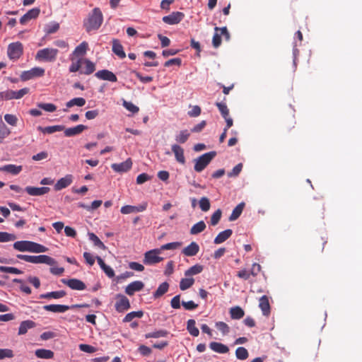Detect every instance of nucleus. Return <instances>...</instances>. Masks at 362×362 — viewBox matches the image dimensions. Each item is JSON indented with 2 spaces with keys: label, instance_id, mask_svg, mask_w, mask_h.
Instances as JSON below:
<instances>
[{
  "label": "nucleus",
  "instance_id": "nucleus-36",
  "mask_svg": "<svg viewBox=\"0 0 362 362\" xmlns=\"http://www.w3.org/2000/svg\"><path fill=\"white\" fill-rule=\"evenodd\" d=\"M30 241L21 240L16 241L13 243V248L20 252H28Z\"/></svg>",
  "mask_w": 362,
  "mask_h": 362
},
{
  "label": "nucleus",
  "instance_id": "nucleus-63",
  "mask_svg": "<svg viewBox=\"0 0 362 362\" xmlns=\"http://www.w3.org/2000/svg\"><path fill=\"white\" fill-rule=\"evenodd\" d=\"M79 349L83 352L90 354L94 353L96 351V349L94 346L85 344H81L79 345Z\"/></svg>",
  "mask_w": 362,
  "mask_h": 362
},
{
  "label": "nucleus",
  "instance_id": "nucleus-51",
  "mask_svg": "<svg viewBox=\"0 0 362 362\" xmlns=\"http://www.w3.org/2000/svg\"><path fill=\"white\" fill-rule=\"evenodd\" d=\"M37 107L46 112H53L57 110L55 105L52 103H38Z\"/></svg>",
  "mask_w": 362,
  "mask_h": 362
},
{
  "label": "nucleus",
  "instance_id": "nucleus-7",
  "mask_svg": "<svg viewBox=\"0 0 362 362\" xmlns=\"http://www.w3.org/2000/svg\"><path fill=\"white\" fill-rule=\"evenodd\" d=\"M45 74V69L41 67H34L28 71H24L21 74V79L23 81L30 80L35 77H40Z\"/></svg>",
  "mask_w": 362,
  "mask_h": 362
},
{
  "label": "nucleus",
  "instance_id": "nucleus-34",
  "mask_svg": "<svg viewBox=\"0 0 362 362\" xmlns=\"http://www.w3.org/2000/svg\"><path fill=\"white\" fill-rule=\"evenodd\" d=\"M245 206V203L241 202L239 204H238L235 209L233 210L232 214L229 216V220L230 221H235L239 218V216L241 215L243 209Z\"/></svg>",
  "mask_w": 362,
  "mask_h": 362
},
{
  "label": "nucleus",
  "instance_id": "nucleus-3",
  "mask_svg": "<svg viewBox=\"0 0 362 362\" xmlns=\"http://www.w3.org/2000/svg\"><path fill=\"white\" fill-rule=\"evenodd\" d=\"M216 153L215 151H210L204 153L199 158L194 160V170L196 172H202L211 161V160L216 156Z\"/></svg>",
  "mask_w": 362,
  "mask_h": 362
},
{
  "label": "nucleus",
  "instance_id": "nucleus-13",
  "mask_svg": "<svg viewBox=\"0 0 362 362\" xmlns=\"http://www.w3.org/2000/svg\"><path fill=\"white\" fill-rule=\"evenodd\" d=\"M73 182V175L68 174L64 177L60 178L54 185V189L56 191L62 190L69 187Z\"/></svg>",
  "mask_w": 362,
  "mask_h": 362
},
{
  "label": "nucleus",
  "instance_id": "nucleus-53",
  "mask_svg": "<svg viewBox=\"0 0 362 362\" xmlns=\"http://www.w3.org/2000/svg\"><path fill=\"white\" fill-rule=\"evenodd\" d=\"M122 105L127 110H129V112H132V113H136L139 112V108L134 105L131 102H127L126 100H123V103H122Z\"/></svg>",
  "mask_w": 362,
  "mask_h": 362
},
{
  "label": "nucleus",
  "instance_id": "nucleus-15",
  "mask_svg": "<svg viewBox=\"0 0 362 362\" xmlns=\"http://www.w3.org/2000/svg\"><path fill=\"white\" fill-rule=\"evenodd\" d=\"M88 49V44L85 41L82 42L74 49L70 57L75 59L83 58V57L86 54Z\"/></svg>",
  "mask_w": 362,
  "mask_h": 362
},
{
  "label": "nucleus",
  "instance_id": "nucleus-20",
  "mask_svg": "<svg viewBox=\"0 0 362 362\" xmlns=\"http://www.w3.org/2000/svg\"><path fill=\"white\" fill-rule=\"evenodd\" d=\"M55 262V260L52 257L45 255L33 256V264H46L48 265H53Z\"/></svg>",
  "mask_w": 362,
  "mask_h": 362
},
{
  "label": "nucleus",
  "instance_id": "nucleus-11",
  "mask_svg": "<svg viewBox=\"0 0 362 362\" xmlns=\"http://www.w3.org/2000/svg\"><path fill=\"white\" fill-rule=\"evenodd\" d=\"M132 166V161L131 158L127 159L125 161L120 163H112L111 168L117 173H125L129 170Z\"/></svg>",
  "mask_w": 362,
  "mask_h": 362
},
{
  "label": "nucleus",
  "instance_id": "nucleus-59",
  "mask_svg": "<svg viewBox=\"0 0 362 362\" xmlns=\"http://www.w3.org/2000/svg\"><path fill=\"white\" fill-rule=\"evenodd\" d=\"M13 357V352L9 349H0V359Z\"/></svg>",
  "mask_w": 362,
  "mask_h": 362
},
{
  "label": "nucleus",
  "instance_id": "nucleus-17",
  "mask_svg": "<svg viewBox=\"0 0 362 362\" xmlns=\"http://www.w3.org/2000/svg\"><path fill=\"white\" fill-rule=\"evenodd\" d=\"M259 307L264 316L268 317L270 315L271 307L269 302V298L267 296H263L259 298Z\"/></svg>",
  "mask_w": 362,
  "mask_h": 362
},
{
  "label": "nucleus",
  "instance_id": "nucleus-4",
  "mask_svg": "<svg viewBox=\"0 0 362 362\" xmlns=\"http://www.w3.org/2000/svg\"><path fill=\"white\" fill-rule=\"evenodd\" d=\"M23 53V46L20 42L10 43L7 49V54L11 60H18Z\"/></svg>",
  "mask_w": 362,
  "mask_h": 362
},
{
  "label": "nucleus",
  "instance_id": "nucleus-44",
  "mask_svg": "<svg viewBox=\"0 0 362 362\" xmlns=\"http://www.w3.org/2000/svg\"><path fill=\"white\" fill-rule=\"evenodd\" d=\"M235 356L239 360H245L248 358L249 354L245 347L240 346L235 350Z\"/></svg>",
  "mask_w": 362,
  "mask_h": 362
},
{
  "label": "nucleus",
  "instance_id": "nucleus-19",
  "mask_svg": "<svg viewBox=\"0 0 362 362\" xmlns=\"http://www.w3.org/2000/svg\"><path fill=\"white\" fill-rule=\"evenodd\" d=\"M43 309L46 311L52 312V313H62L67 311L70 309V307L69 305H55V304H51V305H46L43 306Z\"/></svg>",
  "mask_w": 362,
  "mask_h": 362
},
{
  "label": "nucleus",
  "instance_id": "nucleus-40",
  "mask_svg": "<svg viewBox=\"0 0 362 362\" xmlns=\"http://www.w3.org/2000/svg\"><path fill=\"white\" fill-rule=\"evenodd\" d=\"M203 266L200 264H195L185 272L186 276H193L201 273L203 271Z\"/></svg>",
  "mask_w": 362,
  "mask_h": 362
},
{
  "label": "nucleus",
  "instance_id": "nucleus-49",
  "mask_svg": "<svg viewBox=\"0 0 362 362\" xmlns=\"http://www.w3.org/2000/svg\"><path fill=\"white\" fill-rule=\"evenodd\" d=\"M12 99H15L14 90H7L0 92V100H9Z\"/></svg>",
  "mask_w": 362,
  "mask_h": 362
},
{
  "label": "nucleus",
  "instance_id": "nucleus-27",
  "mask_svg": "<svg viewBox=\"0 0 362 362\" xmlns=\"http://www.w3.org/2000/svg\"><path fill=\"white\" fill-rule=\"evenodd\" d=\"M233 234V230L231 229H226L221 233H219L217 236L215 238L214 242L215 244H221L225 242L227 239H228L231 235Z\"/></svg>",
  "mask_w": 362,
  "mask_h": 362
},
{
  "label": "nucleus",
  "instance_id": "nucleus-12",
  "mask_svg": "<svg viewBox=\"0 0 362 362\" xmlns=\"http://www.w3.org/2000/svg\"><path fill=\"white\" fill-rule=\"evenodd\" d=\"M144 287V284L141 281H134L128 284L125 288V293L128 296H133L135 292L141 291Z\"/></svg>",
  "mask_w": 362,
  "mask_h": 362
},
{
  "label": "nucleus",
  "instance_id": "nucleus-58",
  "mask_svg": "<svg viewBox=\"0 0 362 362\" xmlns=\"http://www.w3.org/2000/svg\"><path fill=\"white\" fill-rule=\"evenodd\" d=\"M5 121L11 126H16L18 118L16 115L11 114H6L4 115Z\"/></svg>",
  "mask_w": 362,
  "mask_h": 362
},
{
  "label": "nucleus",
  "instance_id": "nucleus-21",
  "mask_svg": "<svg viewBox=\"0 0 362 362\" xmlns=\"http://www.w3.org/2000/svg\"><path fill=\"white\" fill-rule=\"evenodd\" d=\"M171 148L175 154L176 160L181 164H184L185 163V158L183 148L177 144H173Z\"/></svg>",
  "mask_w": 362,
  "mask_h": 362
},
{
  "label": "nucleus",
  "instance_id": "nucleus-6",
  "mask_svg": "<svg viewBox=\"0 0 362 362\" xmlns=\"http://www.w3.org/2000/svg\"><path fill=\"white\" fill-rule=\"evenodd\" d=\"M116 302L115 303V308L118 313H124L128 310L131 305L129 300L127 296L123 294H117L115 296Z\"/></svg>",
  "mask_w": 362,
  "mask_h": 362
},
{
  "label": "nucleus",
  "instance_id": "nucleus-31",
  "mask_svg": "<svg viewBox=\"0 0 362 362\" xmlns=\"http://www.w3.org/2000/svg\"><path fill=\"white\" fill-rule=\"evenodd\" d=\"M48 250V248L45 246L40 245L39 243L30 241L29 244V250L30 252L40 253V252H46Z\"/></svg>",
  "mask_w": 362,
  "mask_h": 362
},
{
  "label": "nucleus",
  "instance_id": "nucleus-38",
  "mask_svg": "<svg viewBox=\"0 0 362 362\" xmlns=\"http://www.w3.org/2000/svg\"><path fill=\"white\" fill-rule=\"evenodd\" d=\"M168 288H169L168 283H167V282L162 283L161 284L159 285L157 290L154 292L153 297L155 298H158L162 296L168 291Z\"/></svg>",
  "mask_w": 362,
  "mask_h": 362
},
{
  "label": "nucleus",
  "instance_id": "nucleus-62",
  "mask_svg": "<svg viewBox=\"0 0 362 362\" xmlns=\"http://www.w3.org/2000/svg\"><path fill=\"white\" fill-rule=\"evenodd\" d=\"M40 13V10L38 8H33L29 10L25 14L30 20L36 18Z\"/></svg>",
  "mask_w": 362,
  "mask_h": 362
},
{
  "label": "nucleus",
  "instance_id": "nucleus-25",
  "mask_svg": "<svg viewBox=\"0 0 362 362\" xmlns=\"http://www.w3.org/2000/svg\"><path fill=\"white\" fill-rule=\"evenodd\" d=\"M210 349L218 354H226L229 351L228 347L220 342L212 341L209 344Z\"/></svg>",
  "mask_w": 362,
  "mask_h": 362
},
{
  "label": "nucleus",
  "instance_id": "nucleus-10",
  "mask_svg": "<svg viewBox=\"0 0 362 362\" xmlns=\"http://www.w3.org/2000/svg\"><path fill=\"white\" fill-rule=\"evenodd\" d=\"M95 76L100 80L110 82H117V81L116 75L107 69L100 70L95 73Z\"/></svg>",
  "mask_w": 362,
  "mask_h": 362
},
{
  "label": "nucleus",
  "instance_id": "nucleus-14",
  "mask_svg": "<svg viewBox=\"0 0 362 362\" xmlns=\"http://www.w3.org/2000/svg\"><path fill=\"white\" fill-rule=\"evenodd\" d=\"M25 191L30 196H42L50 191V188L47 187H31L28 186L25 188Z\"/></svg>",
  "mask_w": 362,
  "mask_h": 362
},
{
  "label": "nucleus",
  "instance_id": "nucleus-48",
  "mask_svg": "<svg viewBox=\"0 0 362 362\" xmlns=\"http://www.w3.org/2000/svg\"><path fill=\"white\" fill-rule=\"evenodd\" d=\"M199 207L202 209V211L206 212L210 209L211 204H210L209 199L207 197H202L199 200Z\"/></svg>",
  "mask_w": 362,
  "mask_h": 362
},
{
  "label": "nucleus",
  "instance_id": "nucleus-39",
  "mask_svg": "<svg viewBox=\"0 0 362 362\" xmlns=\"http://www.w3.org/2000/svg\"><path fill=\"white\" fill-rule=\"evenodd\" d=\"M144 315V312L142 310L139 311H133L129 313L126 315V316L123 319L124 322H129L132 321L134 318H141Z\"/></svg>",
  "mask_w": 362,
  "mask_h": 362
},
{
  "label": "nucleus",
  "instance_id": "nucleus-30",
  "mask_svg": "<svg viewBox=\"0 0 362 362\" xmlns=\"http://www.w3.org/2000/svg\"><path fill=\"white\" fill-rule=\"evenodd\" d=\"M37 129L42 132L44 134H53L56 132H61L64 129V126L63 125H54L49 126L46 127H42L39 126Z\"/></svg>",
  "mask_w": 362,
  "mask_h": 362
},
{
  "label": "nucleus",
  "instance_id": "nucleus-1",
  "mask_svg": "<svg viewBox=\"0 0 362 362\" xmlns=\"http://www.w3.org/2000/svg\"><path fill=\"white\" fill-rule=\"evenodd\" d=\"M103 16L99 8H95L84 21L83 25L87 32L98 30L102 25Z\"/></svg>",
  "mask_w": 362,
  "mask_h": 362
},
{
  "label": "nucleus",
  "instance_id": "nucleus-55",
  "mask_svg": "<svg viewBox=\"0 0 362 362\" xmlns=\"http://www.w3.org/2000/svg\"><path fill=\"white\" fill-rule=\"evenodd\" d=\"M221 44V34L220 31H215L212 39V45L214 47L217 48Z\"/></svg>",
  "mask_w": 362,
  "mask_h": 362
},
{
  "label": "nucleus",
  "instance_id": "nucleus-47",
  "mask_svg": "<svg viewBox=\"0 0 362 362\" xmlns=\"http://www.w3.org/2000/svg\"><path fill=\"white\" fill-rule=\"evenodd\" d=\"M181 245H182V243H180V242H173V243H169L163 245L158 249L160 250V252L162 250H176V249L179 248Z\"/></svg>",
  "mask_w": 362,
  "mask_h": 362
},
{
  "label": "nucleus",
  "instance_id": "nucleus-33",
  "mask_svg": "<svg viewBox=\"0 0 362 362\" xmlns=\"http://www.w3.org/2000/svg\"><path fill=\"white\" fill-rule=\"evenodd\" d=\"M230 317L233 320H239L245 315L244 310L239 306H235L230 309Z\"/></svg>",
  "mask_w": 362,
  "mask_h": 362
},
{
  "label": "nucleus",
  "instance_id": "nucleus-29",
  "mask_svg": "<svg viewBox=\"0 0 362 362\" xmlns=\"http://www.w3.org/2000/svg\"><path fill=\"white\" fill-rule=\"evenodd\" d=\"M35 356L39 358L51 359L54 357V352L49 349H39L35 351Z\"/></svg>",
  "mask_w": 362,
  "mask_h": 362
},
{
  "label": "nucleus",
  "instance_id": "nucleus-45",
  "mask_svg": "<svg viewBox=\"0 0 362 362\" xmlns=\"http://www.w3.org/2000/svg\"><path fill=\"white\" fill-rule=\"evenodd\" d=\"M189 135L187 130H182L176 136L175 140L178 143L184 144L187 141Z\"/></svg>",
  "mask_w": 362,
  "mask_h": 362
},
{
  "label": "nucleus",
  "instance_id": "nucleus-54",
  "mask_svg": "<svg viewBox=\"0 0 362 362\" xmlns=\"http://www.w3.org/2000/svg\"><path fill=\"white\" fill-rule=\"evenodd\" d=\"M216 105L218 108L223 117H227L229 115V110L225 103H216Z\"/></svg>",
  "mask_w": 362,
  "mask_h": 362
},
{
  "label": "nucleus",
  "instance_id": "nucleus-37",
  "mask_svg": "<svg viewBox=\"0 0 362 362\" xmlns=\"http://www.w3.org/2000/svg\"><path fill=\"white\" fill-rule=\"evenodd\" d=\"M206 228V224L204 221H200L198 223H195L192 226L190 229V233L192 235H197L198 233H202Z\"/></svg>",
  "mask_w": 362,
  "mask_h": 362
},
{
  "label": "nucleus",
  "instance_id": "nucleus-5",
  "mask_svg": "<svg viewBox=\"0 0 362 362\" xmlns=\"http://www.w3.org/2000/svg\"><path fill=\"white\" fill-rule=\"evenodd\" d=\"M160 252V250L158 248L147 251L144 254V258L143 259L144 264L146 265H152L162 262L163 258L159 256Z\"/></svg>",
  "mask_w": 362,
  "mask_h": 362
},
{
  "label": "nucleus",
  "instance_id": "nucleus-64",
  "mask_svg": "<svg viewBox=\"0 0 362 362\" xmlns=\"http://www.w3.org/2000/svg\"><path fill=\"white\" fill-rule=\"evenodd\" d=\"M182 305L185 308V309L187 310H192L198 307V305L192 300H189L187 302L182 301Z\"/></svg>",
  "mask_w": 362,
  "mask_h": 362
},
{
  "label": "nucleus",
  "instance_id": "nucleus-46",
  "mask_svg": "<svg viewBox=\"0 0 362 362\" xmlns=\"http://www.w3.org/2000/svg\"><path fill=\"white\" fill-rule=\"evenodd\" d=\"M16 239L14 234L8 233L7 232H0V243H6L13 241Z\"/></svg>",
  "mask_w": 362,
  "mask_h": 362
},
{
  "label": "nucleus",
  "instance_id": "nucleus-18",
  "mask_svg": "<svg viewBox=\"0 0 362 362\" xmlns=\"http://www.w3.org/2000/svg\"><path fill=\"white\" fill-rule=\"evenodd\" d=\"M199 251V246L196 242H192L189 245L185 247L182 253L187 257L195 256Z\"/></svg>",
  "mask_w": 362,
  "mask_h": 362
},
{
  "label": "nucleus",
  "instance_id": "nucleus-57",
  "mask_svg": "<svg viewBox=\"0 0 362 362\" xmlns=\"http://www.w3.org/2000/svg\"><path fill=\"white\" fill-rule=\"evenodd\" d=\"M89 236H90V239L93 242V243L95 246H97L101 249L105 248V246L103 244V243L94 233H90Z\"/></svg>",
  "mask_w": 362,
  "mask_h": 362
},
{
  "label": "nucleus",
  "instance_id": "nucleus-56",
  "mask_svg": "<svg viewBox=\"0 0 362 362\" xmlns=\"http://www.w3.org/2000/svg\"><path fill=\"white\" fill-rule=\"evenodd\" d=\"M216 328L222 332L223 334H226L229 332L230 328L228 325L223 322H218L216 323Z\"/></svg>",
  "mask_w": 362,
  "mask_h": 362
},
{
  "label": "nucleus",
  "instance_id": "nucleus-41",
  "mask_svg": "<svg viewBox=\"0 0 362 362\" xmlns=\"http://www.w3.org/2000/svg\"><path fill=\"white\" fill-rule=\"evenodd\" d=\"M168 334V332L165 329H160L158 331L149 332L145 334V338L149 339V338H160V337H165Z\"/></svg>",
  "mask_w": 362,
  "mask_h": 362
},
{
  "label": "nucleus",
  "instance_id": "nucleus-61",
  "mask_svg": "<svg viewBox=\"0 0 362 362\" xmlns=\"http://www.w3.org/2000/svg\"><path fill=\"white\" fill-rule=\"evenodd\" d=\"M11 132L9 129L3 124L0 126V140L2 141L4 139L7 137L10 134Z\"/></svg>",
  "mask_w": 362,
  "mask_h": 362
},
{
  "label": "nucleus",
  "instance_id": "nucleus-2",
  "mask_svg": "<svg viewBox=\"0 0 362 362\" xmlns=\"http://www.w3.org/2000/svg\"><path fill=\"white\" fill-rule=\"evenodd\" d=\"M59 50L52 47H46L37 52L35 59L42 62H53L57 59Z\"/></svg>",
  "mask_w": 362,
  "mask_h": 362
},
{
  "label": "nucleus",
  "instance_id": "nucleus-60",
  "mask_svg": "<svg viewBox=\"0 0 362 362\" xmlns=\"http://www.w3.org/2000/svg\"><path fill=\"white\" fill-rule=\"evenodd\" d=\"M59 29V24L58 23H53L50 25H47L46 33L47 34H52L56 33Z\"/></svg>",
  "mask_w": 362,
  "mask_h": 362
},
{
  "label": "nucleus",
  "instance_id": "nucleus-9",
  "mask_svg": "<svg viewBox=\"0 0 362 362\" xmlns=\"http://www.w3.org/2000/svg\"><path fill=\"white\" fill-rule=\"evenodd\" d=\"M61 281L73 290L83 291L86 288V284L82 281L77 279H62Z\"/></svg>",
  "mask_w": 362,
  "mask_h": 362
},
{
  "label": "nucleus",
  "instance_id": "nucleus-28",
  "mask_svg": "<svg viewBox=\"0 0 362 362\" xmlns=\"http://www.w3.org/2000/svg\"><path fill=\"white\" fill-rule=\"evenodd\" d=\"M66 295V293L64 291H52V292H48L46 293L41 294L40 296V298L59 299V298L64 297Z\"/></svg>",
  "mask_w": 362,
  "mask_h": 362
},
{
  "label": "nucleus",
  "instance_id": "nucleus-23",
  "mask_svg": "<svg viewBox=\"0 0 362 362\" xmlns=\"http://www.w3.org/2000/svg\"><path fill=\"white\" fill-rule=\"evenodd\" d=\"M112 52L120 59L126 57V54L124 51L123 46L117 39L112 40Z\"/></svg>",
  "mask_w": 362,
  "mask_h": 362
},
{
  "label": "nucleus",
  "instance_id": "nucleus-8",
  "mask_svg": "<svg viewBox=\"0 0 362 362\" xmlns=\"http://www.w3.org/2000/svg\"><path fill=\"white\" fill-rule=\"evenodd\" d=\"M185 17V14L180 11L173 12L168 16L163 17V21L169 25L179 23Z\"/></svg>",
  "mask_w": 362,
  "mask_h": 362
},
{
  "label": "nucleus",
  "instance_id": "nucleus-35",
  "mask_svg": "<svg viewBox=\"0 0 362 362\" xmlns=\"http://www.w3.org/2000/svg\"><path fill=\"white\" fill-rule=\"evenodd\" d=\"M196 322L194 320H188L187 322V329L189 334L193 337H197L199 334L198 328L195 326Z\"/></svg>",
  "mask_w": 362,
  "mask_h": 362
},
{
  "label": "nucleus",
  "instance_id": "nucleus-52",
  "mask_svg": "<svg viewBox=\"0 0 362 362\" xmlns=\"http://www.w3.org/2000/svg\"><path fill=\"white\" fill-rule=\"evenodd\" d=\"M222 211L221 209H217L211 216V224L216 226L218 223L221 218Z\"/></svg>",
  "mask_w": 362,
  "mask_h": 362
},
{
  "label": "nucleus",
  "instance_id": "nucleus-50",
  "mask_svg": "<svg viewBox=\"0 0 362 362\" xmlns=\"http://www.w3.org/2000/svg\"><path fill=\"white\" fill-rule=\"evenodd\" d=\"M0 272L14 274H21L23 273V272L21 270H20L16 267H5V266H0Z\"/></svg>",
  "mask_w": 362,
  "mask_h": 362
},
{
  "label": "nucleus",
  "instance_id": "nucleus-43",
  "mask_svg": "<svg viewBox=\"0 0 362 362\" xmlns=\"http://www.w3.org/2000/svg\"><path fill=\"white\" fill-rule=\"evenodd\" d=\"M194 283L193 278H183L180 282V288L182 291H185L189 288Z\"/></svg>",
  "mask_w": 362,
  "mask_h": 362
},
{
  "label": "nucleus",
  "instance_id": "nucleus-32",
  "mask_svg": "<svg viewBox=\"0 0 362 362\" xmlns=\"http://www.w3.org/2000/svg\"><path fill=\"white\" fill-rule=\"evenodd\" d=\"M71 64L69 66V71L71 73L78 71L83 64V58L75 59L70 57Z\"/></svg>",
  "mask_w": 362,
  "mask_h": 362
},
{
  "label": "nucleus",
  "instance_id": "nucleus-16",
  "mask_svg": "<svg viewBox=\"0 0 362 362\" xmlns=\"http://www.w3.org/2000/svg\"><path fill=\"white\" fill-rule=\"evenodd\" d=\"M88 127L85 126L83 124H78L74 127H70L64 129V135L67 137L74 136L76 135L80 134L82 133L84 130L87 129Z\"/></svg>",
  "mask_w": 362,
  "mask_h": 362
},
{
  "label": "nucleus",
  "instance_id": "nucleus-22",
  "mask_svg": "<svg viewBox=\"0 0 362 362\" xmlns=\"http://www.w3.org/2000/svg\"><path fill=\"white\" fill-rule=\"evenodd\" d=\"M23 167L21 165H16L13 164H8L0 166V171L6 172L11 175H16L22 171Z\"/></svg>",
  "mask_w": 362,
  "mask_h": 362
},
{
  "label": "nucleus",
  "instance_id": "nucleus-42",
  "mask_svg": "<svg viewBox=\"0 0 362 362\" xmlns=\"http://www.w3.org/2000/svg\"><path fill=\"white\" fill-rule=\"evenodd\" d=\"M86 104V100L83 98H74L66 103V107L69 108L74 105L82 107Z\"/></svg>",
  "mask_w": 362,
  "mask_h": 362
},
{
  "label": "nucleus",
  "instance_id": "nucleus-26",
  "mask_svg": "<svg viewBox=\"0 0 362 362\" xmlns=\"http://www.w3.org/2000/svg\"><path fill=\"white\" fill-rule=\"evenodd\" d=\"M83 64L85 65L83 69L81 71V74L90 75L95 71V64L88 59L83 58Z\"/></svg>",
  "mask_w": 362,
  "mask_h": 362
},
{
  "label": "nucleus",
  "instance_id": "nucleus-24",
  "mask_svg": "<svg viewBox=\"0 0 362 362\" xmlns=\"http://www.w3.org/2000/svg\"><path fill=\"white\" fill-rule=\"evenodd\" d=\"M36 324L33 320H25L21 322L18 328V335L25 334L29 329L34 328Z\"/></svg>",
  "mask_w": 362,
  "mask_h": 362
}]
</instances>
